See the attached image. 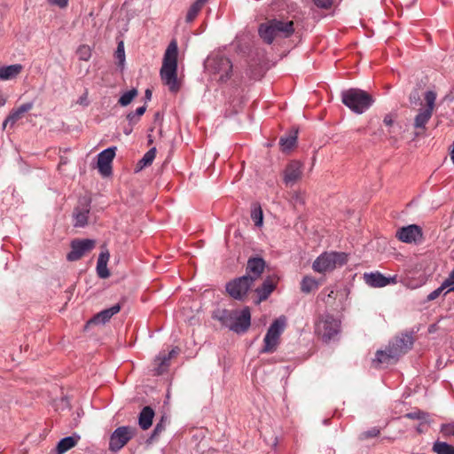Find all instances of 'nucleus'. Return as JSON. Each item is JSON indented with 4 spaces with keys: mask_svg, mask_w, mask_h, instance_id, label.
Instances as JSON below:
<instances>
[{
    "mask_svg": "<svg viewBox=\"0 0 454 454\" xmlns=\"http://www.w3.org/2000/svg\"><path fill=\"white\" fill-rule=\"evenodd\" d=\"M177 43L176 41H172L165 51L160 71L162 82L173 93H176L180 90V82L177 79Z\"/></svg>",
    "mask_w": 454,
    "mask_h": 454,
    "instance_id": "1",
    "label": "nucleus"
},
{
    "mask_svg": "<svg viewBox=\"0 0 454 454\" xmlns=\"http://www.w3.org/2000/svg\"><path fill=\"white\" fill-rule=\"evenodd\" d=\"M411 335L403 334L396 337L386 347L384 350H378L373 359L377 364H390L395 363L401 356L408 352L412 347Z\"/></svg>",
    "mask_w": 454,
    "mask_h": 454,
    "instance_id": "2",
    "label": "nucleus"
},
{
    "mask_svg": "<svg viewBox=\"0 0 454 454\" xmlns=\"http://www.w3.org/2000/svg\"><path fill=\"white\" fill-rule=\"evenodd\" d=\"M215 317L223 325L236 333H246L251 325V313L249 308L243 309H223L218 311Z\"/></svg>",
    "mask_w": 454,
    "mask_h": 454,
    "instance_id": "3",
    "label": "nucleus"
},
{
    "mask_svg": "<svg viewBox=\"0 0 454 454\" xmlns=\"http://www.w3.org/2000/svg\"><path fill=\"white\" fill-rule=\"evenodd\" d=\"M341 102L352 112L361 114L370 108L373 98L363 90L351 88L341 92Z\"/></svg>",
    "mask_w": 454,
    "mask_h": 454,
    "instance_id": "4",
    "label": "nucleus"
},
{
    "mask_svg": "<svg viewBox=\"0 0 454 454\" xmlns=\"http://www.w3.org/2000/svg\"><path fill=\"white\" fill-rule=\"evenodd\" d=\"M294 30L293 21L274 19L261 24L258 32L265 43H271L276 36L288 37L294 33Z\"/></svg>",
    "mask_w": 454,
    "mask_h": 454,
    "instance_id": "5",
    "label": "nucleus"
},
{
    "mask_svg": "<svg viewBox=\"0 0 454 454\" xmlns=\"http://www.w3.org/2000/svg\"><path fill=\"white\" fill-rule=\"evenodd\" d=\"M436 98L437 94L434 90H427L424 93L425 105H422L418 110L413 120V127L418 130L416 132L417 136L426 131L427 124L429 122L436 108Z\"/></svg>",
    "mask_w": 454,
    "mask_h": 454,
    "instance_id": "6",
    "label": "nucleus"
},
{
    "mask_svg": "<svg viewBox=\"0 0 454 454\" xmlns=\"http://www.w3.org/2000/svg\"><path fill=\"white\" fill-rule=\"evenodd\" d=\"M340 331V321L330 314H322L315 321V334L324 342L334 340Z\"/></svg>",
    "mask_w": 454,
    "mask_h": 454,
    "instance_id": "7",
    "label": "nucleus"
},
{
    "mask_svg": "<svg viewBox=\"0 0 454 454\" xmlns=\"http://www.w3.org/2000/svg\"><path fill=\"white\" fill-rule=\"evenodd\" d=\"M348 262L347 254L342 252H325L313 262L312 269L317 273L330 272Z\"/></svg>",
    "mask_w": 454,
    "mask_h": 454,
    "instance_id": "8",
    "label": "nucleus"
},
{
    "mask_svg": "<svg viewBox=\"0 0 454 454\" xmlns=\"http://www.w3.org/2000/svg\"><path fill=\"white\" fill-rule=\"evenodd\" d=\"M206 68L214 79L223 82L231 77L232 64L228 58L217 54L207 58Z\"/></svg>",
    "mask_w": 454,
    "mask_h": 454,
    "instance_id": "9",
    "label": "nucleus"
},
{
    "mask_svg": "<svg viewBox=\"0 0 454 454\" xmlns=\"http://www.w3.org/2000/svg\"><path fill=\"white\" fill-rule=\"evenodd\" d=\"M286 326V318L285 317H279L272 322L263 339L262 353H273L276 351L279 344L280 336L285 331Z\"/></svg>",
    "mask_w": 454,
    "mask_h": 454,
    "instance_id": "10",
    "label": "nucleus"
},
{
    "mask_svg": "<svg viewBox=\"0 0 454 454\" xmlns=\"http://www.w3.org/2000/svg\"><path fill=\"white\" fill-rule=\"evenodd\" d=\"M286 326V318L285 317H279L272 322L263 339L262 353H273L276 351L279 344L280 336L285 331Z\"/></svg>",
    "mask_w": 454,
    "mask_h": 454,
    "instance_id": "11",
    "label": "nucleus"
},
{
    "mask_svg": "<svg viewBox=\"0 0 454 454\" xmlns=\"http://www.w3.org/2000/svg\"><path fill=\"white\" fill-rule=\"evenodd\" d=\"M254 282H252V278L248 276H242L238 278L226 285V290L228 294L236 300H243Z\"/></svg>",
    "mask_w": 454,
    "mask_h": 454,
    "instance_id": "12",
    "label": "nucleus"
},
{
    "mask_svg": "<svg viewBox=\"0 0 454 454\" xmlns=\"http://www.w3.org/2000/svg\"><path fill=\"white\" fill-rule=\"evenodd\" d=\"M134 435V429L130 427L116 428L110 437L109 449L112 451L121 450Z\"/></svg>",
    "mask_w": 454,
    "mask_h": 454,
    "instance_id": "13",
    "label": "nucleus"
},
{
    "mask_svg": "<svg viewBox=\"0 0 454 454\" xmlns=\"http://www.w3.org/2000/svg\"><path fill=\"white\" fill-rule=\"evenodd\" d=\"M71 251L67 254V259L69 262L80 260L86 253L92 250L95 247L93 239H74L71 242Z\"/></svg>",
    "mask_w": 454,
    "mask_h": 454,
    "instance_id": "14",
    "label": "nucleus"
},
{
    "mask_svg": "<svg viewBox=\"0 0 454 454\" xmlns=\"http://www.w3.org/2000/svg\"><path fill=\"white\" fill-rule=\"evenodd\" d=\"M303 165L299 160L290 161L284 170V182L286 185H294L301 178Z\"/></svg>",
    "mask_w": 454,
    "mask_h": 454,
    "instance_id": "15",
    "label": "nucleus"
},
{
    "mask_svg": "<svg viewBox=\"0 0 454 454\" xmlns=\"http://www.w3.org/2000/svg\"><path fill=\"white\" fill-rule=\"evenodd\" d=\"M395 237L404 243L417 242L422 237V230L416 224H411L398 229Z\"/></svg>",
    "mask_w": 454,
    "mask_h": 454,
    "instance_id": "16",
    "label": "nucleus"
},
{
    "mask_svg": "<svg viewBox=\"0 0 454 454\" xmlns=\"http://www.w3.org/2000/svg\"><path fill=\"white\" fill-rule=\"evenodd\" d=\"M115 156V147H109L98 155V168L101 175L107 176L111 174L112 161Z\"/></svg>",
    "mask_w": 454,
    "mask_h": 454,
    "instance_id": "17",
    "label": "nucleus"
},
{
    "mask_svg": "<svg viewBox=\"0 0 454 454\" xmlns=\"http://www.w3.org/2000/svg\"><path fill=\"white\" fill-rule=\"evenodd\" d=\"M265 268V262L261 257L249 258L247 264V274L252 278V282L258 279Z\"/></svg>",
    "mask_w": 454,
    "mask_h": 454,
    "instance_id": "18",
    "label": "nucleus"
},
{
    "mask_svg": "<svg viewBox=\"0 0 454 454\" xmlns=\"http://www.w3.org/2000/svg\"><path fill=\"white\" fill-rule=\"evenodd\" d=\"M33 106V102H27L18 108L12 109L3 122V129H5L8 124L12 127L14 126V124L23 117L24 114L30 111Z\"/></svg>",
    "mask_w": 454,
    "mask_h": 454,
    "instance_id": "19",
    "label": "nucleus"
},
{
    "mask_svg": "<svg viewBox=\"0 0 454 454\" xmlns=\"http://www.w3.org/2000/svg\"><path fill=\"white\" fill-rule=\"evenodd\" d=\"M177 354V351L173 348L168 354L160 353L159 356L154 360V374L160 375L162 374L169 365V360Z\"/></svg>",
    "mask_w": 454,
    "mask_h": 454,
    "instance_id": "20",
    "label": "nucleus"
},
{
    "mask_svg": "<svg viewBox=\"0 0 454 454\" xmlns=\"http://www.w3.org/2000/svg\"><path fill=\"white\" fill-rule=\"evenodd\" d=\"M121 310V306L119 304H115L109 309H104L95 315L90 321H88V325H100L105 324L109 321L110 318L117 314Z\"/></svg>",
    "mask_w": 454,
    "mask_h": 454,
    "instance_id": "21",
    "label": "nucleus"
},
{
    "mask_svg": "<svg viewBox=\"0 0 454 454\" xmlns=\"http://www.w3.org/2000/svg\"><path fill=\"white\" fill-rule=\"evenodd\" d=\"M23 70L21 64H13L0 67V81H9L16 78Z\"/></svg>",
    "mask_w": 454,
    "mask_h": 454,
    "instance_id": "22",
    "label": "nucleus"
},
{
    "mask_svg": "<svg viewBox=\"0 0 454 454\" xmlns=\"http://www.w3.org/2000/svg\"><path fill=\"white\" fill-rule=\"evenodd\" d=\"M79 440L80 435L78 434H73L72 436H67L61 439L54 450V454H64L70 449L74 448Z\"/></svg>",
    "mask_w": 454,
    "mask_h": 454,
    "instance_id": "23",
    "label": "nucleus"
},
{
    "mask_svg": "<svg viewBox=\"0 0 454 454\" xmlns=\"http://www.w3.org/2000/svg\"><path fill=\"white\" fill-rule=\"evenodd\" d=\"M153 417V410L150 406L144 407L138 417L139 427L143 430H147L152 426Z\"/></svg>",
    "mask_w": 454,
    "mask_h": 454,
    "instance_id": "24",
    "label": "nucleus"
},
{
    "mask_svg": "<svg viewBox=\"0 0 454 454\" xmlns=\"http://www.w3.org/2000/svg\"><path fill=\"white\" fill-rule=\"evenodd\" d=\"M109 260V253L102 252L100 253L98 262H97V273L99 278H106L110 276V272L107 269V262Z\"/></svg>",
    "mask_w": 454,
    "mask_h": 454,
    "instance_id": "25",
    "label": "nucleus"
},
{
    "mask_svg": "<svg viewBox=\"0 0 454 454\" xmlns=\"http://www.w3.org/2000/svg\"><path fill=\"white\" fill-rule=\"evenodd\" d=\"M364 280L372 287H383L387 286L386 277L380 272L364 274Z\"/></svg>",
    "mask_w": 454,
    "mask_h": 454,
    "instance_id": "26",
    "label": "nucleus"
},
{
    "mask_svg": "<svg viewBox=\"0 0 454 454\" xmlns=\"http://www.w3.org/2000/svg\"><path fill=\"white\" fill-rule=\"evenodd\" d=\"M90 213V208L85 207L84 208L76 207L74 212V223L75 227H84L88 222V215Z\"/></svg>",
    "mask_w": 454,
    "mask_h": 454,
    "instance_id": "27",
    "label": "nucleus"
},
{
    "mask_svg": "<svg viewBox=\"0 0 454 454\" xmlns=\"http://www.w3.org/2000/svg\"><path fill=\"white\" fill-rule=\"evenodd\" d=\"M275 286L270 279H266L263 281L262 285L260 287L256 288V293L259 296V301L266 300L269 295L273 292Z\"/></svg>",
    "mask_w": 454,
    "mask_h": 454,
    "instance_id": "28",
    "label": "nucleus"
},
{
    "mask_svg": "<svg viewBox=\"0 0 454 454\" xmlns=\"http://www.w3.org/2000/svg\"><path fill=\"white\" fill-rule=\"evenodd\" d=\"M319 283L310 276H305L301 282V291L304 294H309L318 288Z\"/></svg>",
    "mask_w": 454,
    "mask_h": 454,
    "instance_id": "29",
    "label": "nucleus"
},
{
    "mask_svg": "<svg viewBox=\"0 0 454 454\" xmlns=\"http://www.w3.org/2000/svg\"><path fill=\"white\" fill-rule=\"evenodd\" d=\"M156 156V149L151 148L149 151H147L143 158L138 161L137 165V170H141L144 168L150 166Z\"/></svg>",
    "mask_w": 454,
    "mask_h": 454,
    "instance_id": "30",
    "label": "nucleus"
},
{
    "mask_svg": "<svg viewBox=\"0 0 454 454\" xmlns=\"http://www.w3.org/2000/svg\"><path fill=\"white\" fill-rule=\"evenodd\" d=\"M251 218L254 222V225L261 227L263 223V214L261 206L258 203L252 205Z\"/></svg>",
    "mask_w": 454,
    "mask_h": 454,
    "instance_id": "31",
    "label": "nucleus"
},
{
    "mask_svg": "<svg viewBox=\"0 0 454 454\" xmlns=\"http://www.w3.org/2000/svg\"><path fill=\"white\" fill-rule=\"evenodd\" d=\"M296 134L297 132L295 131L294 134H290L280 138L279 144L281 145L282 151H289L295 145L297 140Z\"/></svg>",
    "mask_w": 454,
    "mask_h": 454,
    "instance_id": "32",
    "label": "nucleus"
},
{
    "mask_svg": "<svg viewBox=\"0 0 454 454\" xmlns=\"http://www.w3.org/2000/svg\"><path fill=\"white\" fill-rule=\"evenodd\" d=\"M433 450L437 454H454V446L437 441L433 445Z\"/></svg>",
    "mask_w": 454,
    "mask_h": 454,
    "instance_id": "33",
    "label": "nucleus"
},
{
    "mask_svg": "<svg viewBox=\"0 0 454 454\" xmlns=\"http://www.w3.org/2000/svg\"><path fill=\"white\" fill-rule=\"evenodd\" d=\"M138 94V91L137 89H131L128 91H126L125 93H123L119 100H118V103L121 106H129L132 100L137 96Z\"/></svg>",
    "mask_w": 454,
    "mask_h": 454,
    "instance_id": "34",
    "label": "nucleus"
},
{
    "mask_svg": "<svg viewBox=\"0 0 454 454\" xmlns=\"http://www.w3.org/2000/svg\"><path fill=\"white\" fill-rule=\"evenodd\" d=\"M146 110V106H142L137 108L135 112H130L127 114V120L131 126L137 124L140 117L145 114Z\"/></svg>",
    "mask_w": 454,
    "mask_h": 454,
    "instance_id": "35",
    "label": "nucleus"
},
{
    "mask_svg": "<svg viewBox=\"0 0 454 454\" xmlns=\"http://www.w3.org/2000/svg\"><path fill=\"white\" fill-rule=\"evenodd\" d=\"M202 5L200 4L199 3H197L195 1V3H193L191 7L189 8L188 12H187V14H186V21L187 22H192L195 20V18L198 16L199 12H200V10L202 9Z\"/></svg>",
    "mask_w": 454,
    "mask_h": 454,
    "instance_id": "36",
    "label": "nucleus"
},
{
    "mask_svg": "<svg viewBox=\"0 0 454 454\" xmlns=\"http://www.w3.org/2000/svg\"><path fill=\"white\" fill-rule=\"evenodd\" d=\"M76 54L80 60L88 61L91 57V49L89 45L82 44L77 49Z\"/></svg>",
    "mask_w": 454,
    "mask_h": 454,
    "instance_id": "37",
    "label": "nucleus"
},
{
    "mask_svg": "<svg viewBox=\"0 0 454 454\" xmlns=\"http://www.w3.org/2000/svg\"><path fill=\"white\" fill-rule=\"evenodd\" d=\"M400 283H402L405 287L409 289H416L425 284V280L422 278L420 280L415 281L409 278H404L400 280Z\"/></svg>",
    "mask_w": 454,
    "mask_h": 454,
    "instance_id": "38",
    "label": "nucleus"
},
{
    "mask_svg": "<svg viewBox=\"0 0 454 454\" xmlns=\"http://www.w3.org/2000/svg\"><path fill=\"white\" fill-rule=\"evenodd\" d=\"M115 59L118 60V65L123 68L124 62H125V51H124V45L123 43L121 42L116 49L115 51Z\"/></svg>",
    "mask_w": 454,
    "mask_h": 454,
    "instance_id": "39",
    "label": "nucleus"
},
{
    "mask_svg": "<svg viewBox=\"0 0 454 454\" xmlns=\"http://www.w3.org/2000/svg\"><path fill=\"white\" fill-rule=\"evenodd\" d=\"M448 288L447 286H445V284L442 282V285L436 288L435 290H434L433 292H431L428 295H427V301H434L435 300L436 298H438L446 289Z\"/></svg>",
    "mask_w": 454,
    "mask_h": 454,
    "instance_id": "40",
    "label": "nucleus"
},
{
    "mask_svg": "<svg viewBox=\"0 0 454 454\" xmlns=\"http://www.w3.org/2000/svg\"><path fill=\"white\" fill-rule=\"evenodd\" d=\"M380 434V429L378 427H372L364 433L361 434L360 438L362 440L373 438Z\"/></svg>",
    "mask_w": 454,
    "mask_h": 454,
    "instance_id": "41",
    "label": "nucleus"
},
{
    "mask_svg": "<svg viewBox=\"0 0 454 454\" xmlns=\"http://www.w3.org/2000/svg\"><path fill=\"white\" fill-rule=\"evenodd\" d=\"M165 429V425L163 419H161L159 423L156 424L153 434L151 435V439H154L157 437L163 430Z\"/></svg>",
    "mask_w": 454,
    "mask_h": 454,
    "instance_id": "42",
    "label": "nucleus"
},
{
    "mask_svg": "<svg viewBox=\"0 0 454 454\" xmlns=\"http://www.w3.org/2000/svg\"><path fill=\"white\" fill-rule=\"evenodd\" d=\"M313 3L319 8L329 9L333 5V0H312Z\"/></svg>",
    "mask_w": 454,
    "mask_h": 454,
    "instance_id": "43",
    "label": "nucleus"
},
{
    "mask_svg": "<svg viewBox=\"0 0 454 454\" xmlns=\"http://www.w3.org/2000/svg\"><path fill=\"white\" fill-rule=\"evenodd\" d=\"M292 202L294 206L303 205L305 202L303 195L299 192H295L292 196Z\"/></svg>",
    "mask_w": 454,
    "mask_h": 454,
    "instance_id": "44",
    "label": "nucleus"
},
{
    "mask_svg": "<svg viewBox=\"0 0 454 454\" xmlns=\"http://www.w3.org/2000/svg\"><path fill=\"white\" fill-rule=\"evenodd\" d=\"M51 5L57 6L60 9H65L68 5L69 0H47Z\"/></svg>",
    "mask_w": 454,
    "mask_h": 454,
    "instance_id": "45",
    "label": "nucleus"
},
{
    "mask_svg": "<svg viewBox=\"0 0 454 454\" xmlns=\"http://www.w3.org/2000/svg\"><path fill=\"white\" fill-rule=\"evenodd\" d=\"M405 417L411 419H424L426 418V414L423 411H417L407 413Z\"/></svg>",
    "mask_w": 454,
    "mask_h": 454,
    "instance_id": "46",
    "label": "nucleus"
},
{
    "mask_svg": "<svg viewBox=\"0 0 454 454\" xmlns=\"http://www.w3.org/2000/svg\"><path fill=\"white\" fill-rule=\"evenodd\" d=\"M443 283L449 287V289L454 286V269L451 270L449 277L443 281Z\"/></svg>",
    "mask_w": 454,
    "mask_h": 454,
    "instance_id": "47",
    "label": "nucleus"
},
{
    "mask_svg": "<svg viewBox=\"0 0 454 454\" xmlns=\"http://www.w3.org/2000/svg\"><path fill=\"white\" fill-rule=\"evenodd\" d=\"M386 282H387V285H395L400 281L398 280L397 276L394 275V276L388 277V278L386 277Z\"/></svg>",
    "mask_w": 454,
    "mask_h": 454,
    "instance_id": "48",
    "label": "nucleus"
},
{
    "mask_svg": "<svg viewBox=\"0 0 454 454\" xmlns=\"http://www.w3.org/2000/svg\"><path fill=\"white\" fill-rule=\"evenodd\" d=\"M383 122L386 126H391L394 123V118L391 114H387L384 117Z\"/></svg>",
    "mask_w": 454,
    "mask_h": 454,
    "instance_id": "49",
    "label": "nucleus"
},
{
    "mask_svg": "<svg viewBox=\"0 0 454 454\" xmlns=\"http://www.w3.org/2000/svg\"><path fill=\"white\" fill-rule=\"evenodd\" d=\"M7 102V98L0 90V107H3Z\"/></svg>",
    "mask_w": 454,
    "mask_h": 454,
    "instance_id": "50",
    "label": "nucleus"
},
{
    "mask_svg": "<svg viewBox=\"0 0 454 454\" xmlns=\"http://www.w3.org/2000/svg\"><path fill=\"white\" fill-rule=\"evenodd\" d=\"M133 130V126H131L129 123L127 127L124 128L123 133L127 136L130 135Z\"/></svg>",
    "mask_w": 454,
    "mask_h": 454,
    "instance_id": "51",
    "label": "nucleus"
},
{
    "mask_svg": "<svg viewBox=\"0 0 454 454\" xmlns=\"http://www.w3.org/2000/svg\"><path fill=\"white\" fill-rule=\"evenodd\" d=\"M325 291H329V293L327 294V297H328V299H329V298H331V299H334V296H333V294H334V290H333V289H329V288H327V289H325Z\"/></svg>",
    "mask_w": 454,
    "mask_h": 454,
    "instance_id": "52",
    "label": "nucleus"
},
{
    "mask_svg": "<svg viewBox=\"0 0 454 454\" xmlns=\"http://www.w3.org/2000/svg\"><path fill=\"white\" fill-rule=\"evenodd\" d=\"M151 97H152V92L150 90H145V98L150 100L151 99Z\"/></svg>",
    "mask_w": 454,
    "mask_h": 454,
    "instance_id": "53",
    "label": "nucleus"
},
{
    "mask_svg": "<svg viewBox=\"0 0 454 454\" xmlns=\"http://www.w3.org/2000/svg\"><path fill=\"white\" fill-rule=\"evenodd\" d=\"M207 0H196L197 3L201 4L202 6L207 3Z\"/></svg>",
    "mask_w": 454,
    "mask_h": 454,
    "instance_id": "54",
    "label": "nucleus"
},
{
    "mask_svg": "<svg viewBox=\"0 0 454 454\" xmlns=\"http://www.w3.org/2000/svg\"><path fill=\"white\" fill-rule=\"evenodd\" d=\"M450 291L454 292V286L452 287H450L449 290L445 291L444 294H448Z\"/></svg>",
    "mask_w": 454,
    "mask_h": 454,
    "instance_id": "55",
    "label": "nucleus"
},
{
    "mask_svg": "<svg viewBox=\"0 0 454 454\" xmlns=\"http://www.w3.org/2000/svg\"><path fill=\"white\" fill-rule=\"evenodd\" d=\"M51 454H54V450H52Z\"/></svg>",
    "mask_w": 454,
    "mask_h": 454,
    "instance_id": "56",
    "label": "nucleus"
}]
</instances>
